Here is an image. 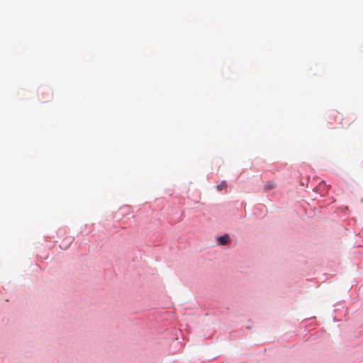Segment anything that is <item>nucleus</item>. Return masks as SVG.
<instances>
[{"label": "nucleus", "instance_id": "obj_1", "mask_svg": "<svg viewBox=\"0 0 363 363\" xmlns=\"http://www.w3.org/2000/svg\"><path fill=\"white\" fill-rule=\"evenodd\" d=\"M229 240L230 238L228 235H225L218 238V242L222 245L228 244Z\"/></svg>", "mask_w": 363, "mask_h": 363}, {"label": "nucleus", "instance_id": "obj_3", "mask_svg": "<svg viewBox=\"0 0 363 363\" xmlns=\"http://www.w3.org/2000/svg\"><path fill=\"white\" fill-rule=\"evenodd\" d=\"M275 187V184L272 182H269L265 184L266 189H272Z\"/></svg>", "mask_w": 363, "mask_h": 363}, {"label": "nucleus", "instance_id": "obj_2", "mask_svg": "<svg viewBox=\"0 0 363 363\" xmlns=\"http://www.w3.org/2000/svg\"><path fill=\"white\" fill-rule=\"evenodd\" d=\"M227 184L225 182H222L220 184H218L216 188L218 191H222L223 189L226 188Z\"/></svg>", "mask_w": 363, "mask_h": 363}]
</instances>
